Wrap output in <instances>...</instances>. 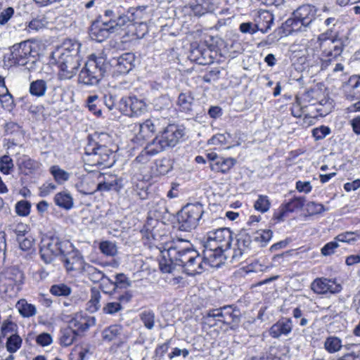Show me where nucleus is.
<instances>
[{"label":"nucleus","mask_w":360,"mask_h":360,"mask_svg":"<svg viewBox=\"0 0 360 360\" xmlns=\"http://www.w3.org/2000/svg\"><path fill=\"white\" fill-rule=\"evenodd\" d=\"M80 46L79 42L68 40L52 52L50 63L57 65L60 79H71L77 72L81 61Z\"/></svg>","instance_id":"f257e3e1"},{"label":"nucleus","mask_w":360,"mask_h":360,"mask_svg":"<svg viewBox=\"0 0 360 360\" xmlns=\"http://www.w3.org/2000/svg\"><path fill=\"white\" fill-rule=\"evenodd\" d=\"M196 252L187 240L181 239L172 242L167 249L162 251V259L160 262L161 271L172 273L176 266H181L184 270L185 265L192 259Z\"/></svg>","instance_id":"f03ea898"},{"label":"nucleus","mask_w":360,"mask_h":360,"mask_svg":"<svg viewBox=\"0 0 360 360\" xmlns=\"http://www.w3.org/2000/svg\"><path fill=\"white\" fill-rule=\"evenodd\" d=\"M347 41V38L333 34L331 29L319 35L316 49H319L320 51L319 58L321 70H326L337 60L342 53Z\"/></svg>","instance_id":"7ed1b4c3"},{"label":"nucleus","mask_w":360,"mask_h":360,"mask_svg":"<svg viewBox=\"0 0 360 360\" xmlns=\"http://www.w3.org/2000/svg\"><path fill=\"white\" fill-rule=\"evenodd\" d=\"M108 66L106 58L102 54L90 55L79 72V82L88 86L96 85L103 77Z\"/></svg>","instance_id":"20e7f679"},{"label":"nucleus","mask_w":360,"mask_h":360,"mask_svg":"<svg viewBox=\"0 0 360 360\" xmlns=\"http://www.w3.org/2000/svg\"><path fill=\"white\" fill-rule=\"evenodd\" d=\"M204 212L201 203H188L177 214L179 229L187 232L195 229L200 224Z\"/></svg>","instance_id":"39448f33"},{"label":"nucleus","mask_w":360,"mask_h":360,"mask_svg":"<svg viewBox=\"0 0 360 360\" xmlns=\"http://www.w3.org/2000/svg\"><path fill=\"white\" fill-rule=\"evenodd\" d=\"M71 248L72 243L70 241L52 236L42 240L39 252L41 259L46 264H50L56 257L65 255Z\"/></svg>","instance_id":"423d86ee"},{"label":"nucleus","mask_w":360,"mask_h":360,"mask_svg":"<svg viewBox=\"0 0 360 360\" xmlns=\"http://www.w3.org/2000/svg\"><path fill=\"white\" fill-rule=\"evenodd\" d=\"M186 135L185 128L174 124H168L160 136L153 140V144L161 152L167 148L176 146L184 140Z\"/></svg>","instance_id":"0eeeda50"},{"label":"nucleus","mask_w":360,"mask_h":360,"mask_svg":"<svg viewBox=\"0 0 360 360\" xmlns=\"http://www.w3.org/2000/svg\"><path fill=\"white\" fill-rule=\"evenodd\" d=\"M85 154L87 161L91 166L110 167L112 162H110V157L112 155L111 150L105 146L99 145L89 137V143L85 147Z\"/></svg>","instance_id":"6e6552de"},{"label":"nucleus","mask_w":360,"mask_h":360,"mask_svg":"<svg viewBox=\"0 0 360 360\" xmlns=\"http://www.w3.org/2000/svg\"><path fill=\"white\" fill-rule=\"evenodd\" d=\"M23 278L22 273L15 266L6 269L0 274V292L9 297L15 295Z\"/></svg>","instance_id":"1a4fd4ad"},{"label":"nucleus","mask_w":360,"mask_h":360,"mask_svg":"<svg viewBox=\"0 0 360 360\" xmlns=\"http://www.w3.org/2000/svg\"><path fill=\"white\" fill-rule=\"evenodd\" d=\"M38 54V44L31 41L14 44L11 48L12 60L19 65H25L32 59L34 62Z\"/></svg>","instance_id":"9d476101"},{"label":"nucleus","mask_w":360,"mask_h":360,"mask_svg":"<svg viewBox=\"0 0 360 360\" xmlns=\"http://www.w3.org/2000/svg\"><path fill=\"white\" fill-rule=\"evenodd\" d=\"M232 240V231L228 228H219L209 231L203 244L207 245L209 248L229 250L231 248Z\"/></svg>","instance_id":"9b49d317"},{"label":"nucleus","mask_w":360,"mask_h":360,"mask_svg":"<svg viewBox=\"0 0 360 360\" xmlns=\"http://www.w3.org/2000/svg\"><path fill=\"white\" fill-rule=\"evenodd\" d=\"M103 21L108 24L111 30L115 32L119 28L127 25L129 18L124 15V8L120 5H114L104 11Z\"/></svg>","instance_id":"f8f14e48"},{"label":"nucleus","mask_w":360,"mask_h":360,"mask_svg":"<svg viewBox=\"0 0 360 360\" xmlns=\"http://www.w3.org/2000/svg\"><path fill=\"white\" fill-rule=\"evenodd\" d=\"M213 316L217 317L219 322L228 325L231 329H235L240 321L241 313L233 305H226L214 309Z\"/></svg>","instance_id":"ddd939ff"},{"label":"nucleus","mask_w":360,"mask_h":360,"mask_svg":"<svg viewBox=\"0 0 360 360\" xmlns=\"http://www.w3.org/2000/svg\"><path fill=\"white\" fill-rule=\"evenodd\" d=\"M254 246L252 236L245 231H240L236 236V248L233 249L231 261H239L243 255L249 254Z\"/></svg>","instance_id":"4468645a"},{"label":"nucleus","mask_w":360,"mask_h":360,"mask_svg":"<svg viewBox=\"0 0 360 360\" xmlns=\"http://www.w3.org/2000/svg\"><path fill=\"white\" fill-rule=\"evenodd\" d=\"M102 340L106 342L117 341V348L122 347L128 340V335L124 333V328L120 324H113L105 328L101 333Z\"/></svg>","instance_id":"2eb2a0df"},{"label":"nucleus","mask_w":360,"mask_h":360,"mask_svg":"<svg viewBox=\"0 0 360 360\" xmlns=\"http://www.w3.org/2000/svg\"><path fill=\"white\" fill-rule=\"evenodd\" d=\"M203 248L202 255L206 265L211 267L219 268L224 264L228 257L226 254L227 250L209 248L207 245L205 244H203Z\"/></svg>","instance_id":"dca6fc26"},{"label":"nucleus","mask_w":360,"mask_h":360,"mask_svg":"<svg viewBox=\"0 0 360 360\" xmlns=\"http://www.w3.org/2000/svg\"><path fill=\"white\" fill-rule=\"evenodd\" d=\"M207 158L212 171L226 174L236 164L237 161L233 158H224L219 156L216 153H209Z\"/></svg>","instance_id":"f3484780"},{"label":"nucleus","mask_w":360,"mask_h":360,"mask_svg":"<svg viewBox=\"0 0 360 360\" xmlns=\"http://www.w3.org/2000/svg\"><path fill=\"white\" fill-rule=\"evenodd\" d=\"M62 257V261L68 271H82L84 269V266L88 264L84 262L81 252L75 250L72 244L71 249H68L66 254Z\"/></svg>","instance_id":"a211bd4d"},{"label":"nucleus","mask_w":360,"mask_h":360,"mask_svg":"<svg viewBox=\"0 0 360 360\" xmlns=\"http://www.w3.org/2000/svg\"><path fill=\"white\" fill-rule=\"evenodd\" d=\"M189 58L199 65H206L214 62V56L212 49L206 44H198L191 50Z\"/></svg>","instance_id":"6ab92c4d"},{"label":"nucleus","mask_w":360,"mask_h":360,"mask_svg":"<svg viewBox=\"0 0 360 360\" xmlns=\"http://www.w3.org/2000/svg\"><path fill=\"white\" fill-rule=\"evenodd\" d=\"M311 289L316 294L338 293L341 291L342 287L335 281L326 278H317L311 283Z\"/></svg>","instance_id":"aec40b11"},{"label":"nucleus","mask_w":360,"mask_h":360,"mask_svg":"<svg viewBox=\"0 0 360 360\" xmlns=\"http://www.w3.org/2000/svg\"><path fill=\"white\" fill-rule=\"evenodd\" d=\"M160 151L151 142L147 145L139 155L132 161L131 167L134 169L141 171L147 164L150 161L151 158L157 155Z\"/></svg>","instance_id":"412c9836"},{"label":"nucleus","mask_w":360,"mask_h":360,"mask_svg":"<svg viewBox=\"0 0 360 360\" xmlns=\"http://www.w3.org/2000/svg\"><path fill=\"white\" fill-rule=\"evenodd\" d=\"M166 123L165 119L151 118L139 125L138 137L147 139Z\"/></svg>","instance_id":"4be33fe9"},{"label":"nucleus","mask_w":360,"mask_h":360,"mask_svg":"<svg viewBox=\"0 0 360 360\" xmlns=\"http://www.w3.org/2000/svg\"><path fill=\"white\" fill-rule=\"evenodd\" d=\"M166 123L165 119L151 118L139 125L138 137L147 139Z\"/></svg>","instance_id":"5701e85b"},{"label":"nucleus","mask_w":360,"mask_h":360,"mask_svg":"<svg viewBox=\"0 0 360 360\" xmlns=\"http://www.w3.org/2000/svg\"><path fill=\"white\" fill-rule=\"evenodd\" d=\"M111 33H113V31L101 18L92 23L89 30L91 37L98 42L104 41Z\"/></svg>","instance_id":"b1692460"},{"label":"nucleus","mask_w":360,"mask_h":360,"mask_svg":"<svg viewBox=\"0 0 360 360\" xmlns=\"http://www.w3.org/2000/svg\"><path fill=\"white\" fill-rule=\"evenodd\" d=\"M96 324V319L94 316L83 315L82 313H77L70 321V326L79 333L87 330L91 326Z\"/></svg>","instance_id":"393cba45"},{"label":"nucleus","mask_w":360,"mask_h":360,"mask_svg":"<svg viewBox=\"0 0 360 360\" xmlns=\"http://www.w3.org/2000/svg\"><path fill=\"white\" fill-rule=\"evenodd\" d=\"M146 107L145 102L136 96L122 98L119 103V110L121 112H124L129 109L131 112H143L146 110Z\"/></svg>","instance_id":"a878e982"},{"label":"nucleus","mask_w":360,"mask_h":360,"mask_svg":"<svg viewBox=\"0 0 360 360\" xmlns=\"http://www.w3.org/2000/svg\"><path fill=\"white\" fill-rule=\"evenodd\" d=\"M315 15V7L309 4L300 6L292 13V15L295 16L298 20H301V24L304 27L310 25L314 20Z\"/></svg>","instance_id":"bb28decb"},{"label":"nucleus","mask_w":360,"mask_h":360,"mask_svg":"<svg viewBox=\"0 0 360 360\" xmlns=\"http://www.w3.org/2000/svg\"><path fill=\"white\" fill-rule=\"evenodd\" d=\"M345 96L349 99L360 98V75H354L342 85Z\"/></svg>","instance_id":"cd10ccee"},{"label":"nucleus","mask_w":360,"mask_h":360,"mask_svg":"<svg viewBox=\"0 0 360 360\" xmlns=\"http://www.w3.org/2000/svg\"><path fill=\"white\" fill-rule=\"evenodd\" d=\"M94 174L82 175L75 184L77 190L84 195H91L97 191V184L94 182Z\"/></svg>","instance_id":"c85d7f7f"},{"label":"nucleus","mask_w":360,"mask_h":360,"mask_svg":"<svg viewBox=\"0 0 360 360\" xmlns=\"http://www.w3.org/2000/svg\"><path fill=\"white\" fill-rule=\"evenodd\" d=\"M188 263L185 265L184 272L188 275L194 276L201 274L205 270V261L203 256L201 257L197 252Z\"/></svg>","instance_id":"c756f323"},{"label":"nucleus","mask_w":360,"mask_h":360,"mask_svg":"<svg viewBox=\"0 0 360 360\" xmlns=\"http://www.w3.org/2000/svg\"><path fill=\"white\" fill-rule=\"evenodd\" d=\"M274 15L271 13L267 11H262L259 12L255 22L258 30L262 33H266L271 29L274 23Z\"/></svg>","instance_id":"7c9ffc66"},{"label":"nucleus","mask_w":360,"mask_h":360,"mask_svg":"<svg viewBox=\"0 0 360 360\" xmlns=\"http://www.w3.org/2000/svg\"><path fill=\"white\" fill-rule=\"evenodd\" d=\"M147 6H140L136 7H131L128 9L124 8V15L129 18L127 25L130 23L142 24L141 20L145 18L146 9Z\"/></svg>","instance_id":"2f4dec72"},{"label":"nucleus","mask_w":360,"mask_h":360,"mask_svg":"<svg viewBox=\"0 0 360 360\" xmlns=\"http://www.w3.org/2000/svg\"><path fill=\"white\" fill-rule=\"evenodd\" d=\"M292 325L290 319L279 321L274 324L269 330V334L274 338H279L281 335H288L292 330Z\"/></svg>","instance_id":"473e14b6"},{"label":"nucleus","mask_w":360,"mask_h":360,"mask_svg":"<svg viewBox=\"0 0 360 360\" xmlns=\"http://www.w3.org/2000/svg\"><path fill=\"white\" fill-rule=\"evenodd\" d=\"M134 61V56L131 53H125L119 56L117 59L116 66L117 70L121 73H127L133 68L132 63Z\"/></svg>","instance_id":"72a5a7b5"},{"label":"nucleus","mask_w":360,"mask_h":360,"mask_svg":"<svg viewBox=\"0 0 360 360\" xmlns=\"http://www.w3.org/2000/svg\"><path fill=\"white\" fill-rule=\"evenodd\" d=\"M18 165L21 172L25 175L32 174L39 167V163L27 155L20 157Z\"/></svg>","instance_id":"f704fd0d"},{"label":"nucleus","mask_w":360,"mask_h":360,"mask_svg":"<svg viewBox=\"0 0 360 360\" xmlns=\"http://www.w3.org/2000/svg\"><path fill=\"white\" fill-rule=\"evenodd\" d=\"M82 271L86 274L89 280L93 283H98L102 281H107V278H109L102 271L89 264L84 266V269Z\"/></svg>","instance_id":"c9c22d12"},{"label":"nucleus","mask_w":360,"mask_h":360,"mask_svg":"<svg viewBox=\"0 0 360 360\" xmlns=\"http://www.w3.org/2000/svg\"><path fill=\"white\" fill-rule=\"evenodd\" d=\"M77 335V332L71 327H67L61 329L60 336L59 338L60 345L63 347H68L71 345Z\"/></svg>","instance_id":"e433bc0d"},{"label":"nucleus","mask_w":360,"mask_h":360,"mask_svg":"<svg viewBox=\"0 0 360 360\" xmlns=\"http://www.w3.org/2000/svg\"><path fill=\"white\" fill-rule=\"evenodd\" d=\"M107 282L112 287L113 291H115L117 288L127 289L131 285V281L124 274L122 273L115 275V281H112L110 278H107Z\"/></svg>","instance_id":"4c0bfd02"},{"label":"nucleus","mask_w":360,"mask_h":360,"mask_svg":"<svg viewBox=\"0 0 360 360\" xmlns=\"http://www.w3.org/2000/svg\"><path fill=\"white\" fill-rule=\"evenodd\" d=\"M54 202L56 205L65 210H70L73 207L72 197L65 191L59 192L56 194Z\"/></svg>","instance_id":"58836bf2"},{"label":"nucleus","mask_w":360,"mask_h":360,"mask_svg":"<svg viewBox=\"0 0 360 360\" xmlns=\"http://www.w3.org/2000/svg\"><path fill=\"white\" fill-rule=\"evenodd\" d=\"M272 236L273 232L270 229L256 231L252 236L255 245L258 244L259 247H265L271 239Z\"/></svg>","instance_id":"ea45409f"},{"label":"nucleus","mask_w":360,"mask_h":360,"mask_svg":"<svg viewBox=\"0 0 360 360\" xmlns=\"http://www.w3.org/2000/svg\"><path fill=\"white\" fill-rule=\"evenodd\" d=\"M46 89V82L44 79H37L30 83L29 91L34 96L41 97L45 95Z\"/></svg>","instance_id":"a19ab883"},{"label":"nucleus","mask_w":360,"mask_h":360,"mask_svg":"<svg viewBox=\"0 0 360 360\" xmlns=\"http://www.w3.org/2000/svg\"><path fill=\"white\" fill-rule=\"evenodd\" d=\"M141 233L145 244L151 245L153 242L159 240L160 236L156 233L155 228L150 227L148 223L144 225Z\"/></svg>","instance_id":"79ce46f5"},{"label":"nucleus","mask_w":360,"mask_h":360,"mask_svg":"<svg viewBox=\"0 0 360 360\" xmlns=\"http://www.w3.org/2000/svg\"><path fill=\"white\" fill-rule=\"evenodd\" d=\"M140 320L143 323L144 326L148 329L152 330L155 326V312L149 309L143 310L139 314Z\"/></svg>","instance_id":"37998d69"},{"label":"nucleus","mask_w":360,"mask_h":360,"mask_svg":"<svg viewBox=\"0 0 360 360\" xmlns=\"http://www.w3.org/2000/svg\"><path fill=\"white\" fill-rule=\"evenodd\" d=\"M122 188V180L114 179L110 181H103L97 184V191H119Z\"/></svg>","instance_id":"c03bdc74"},{"label":"nucleus","mask_w":360,"mask_h":360,"mask_svg":"<svg viewBox=\"0 0 360 360\" xmlns=\"http://www.w3.org/2000/svg\"><path fill=\"white\" fill-rule=\"evenodd\" d=\"M22 338L18 334H11L7 337L6 347L11 354L16 352L21 347Z\"/></svg>","instance_id":"a18cd8bd"},{"label":"nucleus","mask_w":360,"mask_h":360,"mask_svg":"<svg viewBox=\"0 0 360 360\" xmlns=\"http://www.w3.org/2000/svg\"><path fill=\"white\" fill-rule=\"evenodd\" d=\"M50 173L53 176L55 181L59 184L67 181L70 178V174L60 169L58 165H53L50 167Z\"/></svg>","instance_id":"49530a36"},{"label":"nucleus","mask_w":360,"mask_h":360,"mask_svg":"<svg viewBox=\"0 0 360 360\" xmlns=\"http://www.w3.org/2000/svg\"><path fill=\"white\" fill-rule=\"evenodd\" d=\"M193 98L187 94H181L178 98L179 111L187 112L192 110Z\"/></svg>","instance_id":"de8ad7c7"},{"label":"nucleus","mask_w":360,"mask_h":360,"mask_svg":"<svg viewBox=\"0 0 360 360\" xmlns=\"http://www.w3.org/2000/svg\"><path fill=\"white\" fill-rule=\"evenodd\" d=\"M50 292L55 296L67 297L72 292V289L70 286L65 283H58L53 285L50 288Z\"/></svg>","instance_id":"09e8293b"},{"label":"nucleus","mask_w":360,"mask_h":360,"mask_svg":"<svg viewBox=\"0 0 360 360\" xmlns=\"http://www.w3.org/2000/svg\"><path fill=\"white\" fill-rule=\"evenodd\" d=\"M14 169L12 158L7 155L0 157V172L4 174H10Z\"/></svg>","instance_id":"8fccbe9b"},{"label":"nucleus","mask_w":360,"mask_h":360,"mask_svg":"<svg viewBox=\"0 0 360 360\" xmlns=\"http://www.w3.org/2000/svg\"><path fill=\"white\" fill-rule=\"evenodd\" d=\"M99 250L106 256L113 257L117 253V248L115 243L109 240L101 242L99 244Z\"/></svg>","instance_id":"3c124183"},{"label":"nucleus","mask_w":360,"mask_h":360,"mask_svg":"<svg viewBox=\"0 0 360 360\" xmlns=\"http://www.w3.org/2000/svg\"><path fill=\"white\" fill-rule=\"evenodd\" d=\"M87 106L90 111L93 112H101L103 109L101 105L104 104V101L100 99L98 96H90L87 98Z\"/></svg>","instance_id":"603ef678"},{"label":"nucleus","mask_w":360,"mask_h":360,"mask_svg":"<svg viewBox=\"0 0 360 360\" xmlns=\"http://www.w3.org/2000/svg\"><path fill=\"white\" fill-rule=\"evenodd\" d=\"M17 325L9 320H6L3 322L1 327L0 341L3 338L9 336L11 334H17L16 332Z\"/></svg>","instance_id":"864d4df0"},{"label":"nucleus","mask_w":360,"mask_h":360,"mask_svg":"<svg viewBox=\"0 0 360 360\" xmlns=\"http://www.w3.org/2000/svg\"><path fill=\"white\" fill-rule=\"evenodd\" d=\"M324 346L328 352L334 353L341 349V340L337 337H329L326 340Z\"/></svg>","instance_id":"5fc2aeb1"},{"label":"nucleus","mask_w":360,"mask_h":360,"mask_svg":"<svg viewBox=\"0 0 360 360\" xmlns=\"http://www.w3.org/2000/svg\"><path fill=\"white\" fill-rule=\"evenodd\" d=\"M305 201L304 197H295L284 205L285 210H287L288 212H292L296 210L301 209L304 206Z\"/></svg>","instance_id":"6e6d98bb"},{"label":"nucleus","mask_w":360,"mask_h":360,"mask_svg":"<svg viewBox=\"0 0 360 360\" xmlns=\"http://www.w3.org/2000/svg\"><path fill=\"white\" fill-rule=\"evenodd\" d=\"M285 26L289 28V32H304L307 27L302 25L301 20H298L294 15L285 21Z\"/></svg>","instance_id":"4d7b16f0"},{"label":"nucleus","mask_w":360,"mask_h":360,"mask_svg":"<svg viewBox=\"0 0 360 360\" xmlns=\"http://www.w3.org/2000/svg\"><path fill=\"white\" fill-rule=\"evenodd\" d=\"M18 310L24 317H30L36 314L37 309L34 305L21 301L18 302Z\"/></svg>","instance_id":"13d9d810"},{"label":"nucleus","mask_w":360,"mask_h":360,"mask_svg":"<svg viewBox=\"0 0 360 360\" xmlns=\"http://www.w3.org/2000/svg\"><path fill=\"white\" fill-rule=\"evenodd\" d=\"M101 294L97 290L92 289L91 299L88 302V309L91 312L96 311L100 308Z\"/></svg>","instance_id":"bf43d9fd"},{"label":"nucleus","mask_w":360,"mask_h":360,"mask_svg":"<svg viewBox=\"0 0 360 360\" xmlns=\"http://www.w3.org/2000/svg\"><path fill=\"white\" fill-rule=\"evenodd\" d=\"M156 172L159 175L167 174L172 168L169 160L163 158L155 162Z\"/></svg>","instance_id":"052dcab7"},{"label":"nucleus","mask_w":360,"mask_h":360,"mask_svg":"<svg viewBox=\"0 0 360 360\" xmlns=\"http://www.w3.org/2000/svg\"><path fill=\"white\" fill-rule=\"evenodd\" d=\"M150 213L158 221L165 217V215L167 213V209L163 202H159L150 210Z\"/></svg>","instance_id":"680f3d73"},{"label":"nucleus","mask_w":360,"mask_h":360,"mask_svg":"<svg viewBox=\"0 0 360 360\" xmlns=\"http://www.w3.org/2000/svg\"><path fill=\"white\" fill-rule=\"evenodd\" d=\"M31 203L27 200H20L15 204V212L18 215L27 217L30 214Z\"/></svg>","instance_id":"e2e57ef3"},{"label":"nucleus","mask_w":360,"mask_h":360,"mask_svg":"<svg viewBox=\"0 0 360 360\" xmlns=\"http://www.w3.org/2000/svg\"><path fill=\"white\" fill-rule=\"evenodd\" d=\"M254 207L256 210L261 212H265L269 210L270 207V202L266 195H259L255 201Z\"/></svg>","instance_id":"0e129e2a"},{"label":"nucleus","mask_w":360,"mask_h":360,"mask_svg":"<svg viewBox=\"0 0 360 360\" xmlns=\"http://www.w3.org/2000/svg\"><path fill=\"white\" fill-rule=\"evenodd\" d=\"M122 309V306L118 302H108L103 308V311L105 314H115Z\"/></svg>","instance_id":"69168bd1"},{"label":"nucleus","mask_w":360,"mask_h":360,"mask_svg":"<svg viewBox=\"0 0 360 360\" xmlns=\"http://www.w3.org/2000/svg\"><path fill=\"white\" fill-rule=\"evenodd\" d=\"M306 210L309 215L321 214L326 210L322 204L315 202H308L306 205Z\"/></svg>","instance_id":"338daca9"},{"label":"nucleus","mask_w":360,"mask_h":360,"mask_svg":"<svg viewBox=\"0 0 360 360\" xmlns=\"http://www.w3.org/2000/svg\"><path fill=\"white\" fill-rule=\"evenodd\" d=\"M75 352L77 355V360H87L92 354L89 346L77 347Z\"/></svg>","instance_id":"774afa93"}]
</instances>
